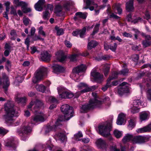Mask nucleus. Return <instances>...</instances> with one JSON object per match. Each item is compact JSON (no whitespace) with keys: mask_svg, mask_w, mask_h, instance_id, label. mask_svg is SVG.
<instances>
[{"mask_svg":"<svg viewBox=\"0 0 151 151\" xmlns=\"http://www.w3.org/2000/svg\"><path fill=\"white\" fill-rule=\"evenodd\" d=\"M14 103L12 101H8L4 105L5 110L6 114L5 115L6 122L12 123L14 122L13 117L16 116L18 112L14 109Z\"/></svg>","mask_w":151,"mask_h":151,"instance_id":"nucleus-1","label":"nucleus"},{"mask_svg":"<svg viewBox=\"0 0 151 151\" xmlns=\"http://www.w3.org/2000/svg\"><path fill=\"white\" fill-rule=\"evenodd\" d=\"M61 110L64 115V116H62L63 118L62 119H59L57 120L55 125L54 129H57L59 125H61V121L65 120H68L72 117L73 115V108L70 107L68 104L62 105L61 107Z\"/></svg>","mask_w":151,"mask_h":151,"instance_id":"nucleus-2","label":"nucleus"},{"mask_svg":"<svg viewBox=\"0 0 151 151\" xmlns=\"http://www.w3.org/2000/svg\"><path fill=\"white\" fill-rule=\"evenodd\" d=\"M112 127V124L111 122H106L102 124L99 127V133L104 137H108L109 140L112 141L113 138L110 133Z\"/></svg>","mask_w":151,"mask_h":151,"instance_id":"nucleus-3","label":"nucleus"},{"mask_svg":"<svg viewBox=\"0 0 151 151\" xmlns=\"http://www.w3.org/2000/svg\"><path fill=\"white\" fill-rule=\"evenodd\" d=\"M48 69L47 68L41 66L36 70L34 74L32 81L34 83H36L40 81L44 76L46 73Z\"/></svg>","mask_w":151,"mask_h":151,"instance_id":"nucleus-4","label":"nucleus"},{"mask_svg":"<svg viewBox=\"0 0 151 151\" xmlns=\"http://www.w3.org/2000/svg\"><path fill=\"white\" fill-rule=\"evenodd\" d=\"M99 103L101 104V103L97 100L93 99L90 100L89 101V103L88 104L84 105L82 106L81 108L80 111L82 113H85L88 110L94 108L96 107H99V104H96L95 103Z\"/></svg>","mask_w":151,"mask_h":151,"instance_id":"nucleus-5","label":"nucleus"},{"mask_svg":"<svg viewBox=\"0 0 151 151\" xmlns=\"http://www.w3.org/2000/svg\"><path fill=\"white\" fill-rule=\"evenodd\" d=\"M9 77L5 73H2L1 79L0 78V88H3L5 90V93H6L7 88L10 85Z\"/></svg>","mask_w":151,"mask_h":151,"instance_id":"nucleus-6","label":"nucleus"},{"mask_svg":"<svg viewBox=\"0 0 151 151\" xmlns=\"http://www.w3.org/2000/svg\"><path fill=\"white\" fill-rule=\"evenodd\" d=\"M14 3L17 6H21L22 12L24 13H29L32 11L31 8L27 7V4L25 2L19 1V0H14Z\"/></svg>","mask_w":151,"mask_h":151,"instance_id":"nucleus-7","label":"nucleus"},{"mask_svg":"<svg viewBox=\"0 0 151 151\" xmlns=\"http://www.w3.org/2000/svg\"><path fill=\"white\" fill-rule=\"evenodd\" d=\"M57 89L59 94V98H70L74 96V95L71 92L63 90L61 88H58Z\"/></svg>","mask_w":151,"mask_h":151,"instance_id":"nucleus-8","label":"nucleus"},{"mask_svg":"<svg viewBox=\"0 0 151 151\" xmlns=\"http://www.w3.org/2000/svg\"><path fill=\"white\" fill-rule=\"evenodd\" d=\"M31 131V129L29 126H23L20 130L18 131V132L19 135L21 137L22 140L25 141L27 138V134Z\"/></svg>","mask_w":151,"mask_h":151,"instance_id":"nucleus-9","label":"nucleus"},{"mask_svg":"<svg viewBox=\"0 0 151 151\" xmlns=\"http://www.w3.org/2000/svg\"><path fill=\"white\" fill-rule=\"evenodd\" d=\"M141 101L140 99H135L131 106V112L133 114L139 112Z\"/></svg>","mask_w":151,"mask_h":151,"instance_id":"nucleus-10","label":"nucleus"},{"mask_svg":"<svg viewBox=\"0 0 151 151\" xmlns=\"http://www.w3.org/2000/svg\"><path fill=\"white\" fill-rule=\"evenodd\" d=\"M34 105V109L36 111L40 108L43 107L44 105L43 102L41 100L37 99L35 101H32L29 103V105L28 106V108H31L33 105Z\"/></svg>","mask_w":151,"mask_h":151,"instance_id":"nucleus-11","label":"nucleus"},{"mask_svg":"<svg viewBox=\"0 0 151 151\" xmlns=\"http://www.w3.org/2000/svg\"><path fill=\"white\" fill-rule=\"evenodd\" d=\"M148 140V138L145 136H134L133 138V143H143L147 141Z\"/></svg>","mask_w":151,"mask_h":151,"instance_id":"nucleus-12","label":"nucleus"},{"mask_svg":"<svg viewBox=\"0 0 151 151\" xmlns=\"http://www.w3.org/2000/svg\"><path fill=\"white\" fill-rule=\"evenodd\" d=\"M44 116L43 113H40L37 115L32 116L31 123L32 124H35L39 121L43 122L44 120Z\"/></svg>","mask_w":151,"mask_h":151,"instance_id":"nucleus-13","label":"nucleus"},{"mask_svg":"<svg viewBox=\"0 0 151 151\" xmlns=\"http://www.w3.org/2000/svg\"><path fill=\"white\" fill-rule=\"evenodd\" d=\"M127 83L123 82L120 85V87L118 89V92L120 95H122L124 93H128L129 91L128 87L126 85Z\"/></svg>","mask_w":151,"mask_h":151,"instance_id":"nucleus-14","label":"nucleus"},{"mask_svg":"<svg viewBox=\"0 0 151 151\" xmlns=\"http://www.w3.org/2000/svg\"><path fill=\"white\" fill-rule=\"evenodd\" d=\"M91 76L93 77L94 80L98 82H101L103 77V75L100 74L96 70H93L91 72Z\"/></svg>","mask_w":151,"mask_h":151,"instance_id":"nucleus-15","label":"nucleus"},{"mask_svg":"<svg viewBox=\"0 0 151 151\" xmlns=\"http://www.w3.org/2000/svg\"><path fill=\"white\" fill-rule=\"evenodd\" d=\"M86 67L84 64H81L79 65L78 66L75 67L73 69V73L72 74L73 76L76 75L75 74V73H78L83 72L84 70H86Z\"/></svg>","mask_w":151,"mask_h":151,"instance_id":"nucleus-16","label":"nucleus"},{"mask_svg":"<svg viewBox=\"0 0 151 151\" xmlns=\"http://www.w3.org/2000/svg\"><path fill=\"white\" fill-rule=\"evenodd\" d=\"M126 122L125 115L123 113H120L118 117L116 123L118 125H124Z\"/></svg>","mask_w":151,"mask_h":151,"instance_id":"nucleus-17","label":"nucleus"},{"mask_svg":"<svg viewBox=\"0 0 151 151\" xmlns=\"http://www.w3.org/2000/svg\"><path fill=\"white\" fill-rule=\"evenodd\" d=\"M96 143L97 147L100 149L105 148L107 146L106 141L101 138L96 140Z\"/></svg>","mask_w":151,"mask_h":151,"instance_id":"nucleus-18","label":"nucleus"},{"mask_svg":"<svg viewBox=\"0 0 151 151\" xmlns=\"http://www.w3.org/2000/svg\"><path fill=\"white\" fill-rule=\"evenodd\" d=\"M150 113L148 111H144L139 113V119L141 122L146 120L149 118Z\"/></svg>","mask_w":151,"mask_h":151,"instance_id":"nucleus-19","label":"nucleus"},{"mask_svg":"<svg viewBox=\"0 0 151 151\" xmlns=\"http://www.w3.org/2000/svg\"><path fill=\"white\" fill-rule=\"evenodd\" d=\"M41 59L43 61L45 62H49L50 60L51 56L47 51H44L41 54Z\"/></svg>","mask_w":151,"mask_h":151,"instance_id":"nucleus-20","label":"nucleus"},{"mask_svg":"<svg viewBox=\"0 0 151 151\" xmlns=\"http://www.w3.org/2000/svg\"><path fill=\"white\" fill-rule=\"evenodd\" d=\"M52 67L53 69V72L56 74L63 72L64 70L63 67L57 64L53 65Z\"/></svg>","mask_w":151,"mask_h":151,"instance_id":"nucleus-21","label":"nucleus"},{"mask_svg":"<svg viewBox=\"0 0 151 151\" xmlns=\"http://www.w3.org/2000/svg\"><path fill=\"white\" fill-rule=\"evenodd\" d=\"M45 2V0H39L35 6L36 10L38 11H41L42 9V6Z\"/></svg>","mask_w":151,"mask_h":151,"instance_id":"nucleus-22","label":"nucleus"},{"mask_svg":"<svg viewBox=\"0 0 151 151\" xmlns=\"http://www.w3.org/2000/svg\"><path fill=\"white\" fill-rule=\"evenodd\" d=\"M133 0H130L126 3V10L128 12L133 10L134 7L133 6Z\"/></svg>","mask_w":151,"mask_h":151,"instance_id":"nucleus-23","label":"nucleus"},{"mask_svg":"<svg viewBox=\"0 0 151 151\" xmlns=\"http://www.w3.org/2000/svg\"><path fill=\"white\" fill-rule=\"evenodd\" d=\"M134 137V136L133 135L129 134H127L123 138L122 141L124 143H126L127 142L132 141L133 142V139Z\"/></svg>","mask_w":151,"mask_h":151,"instance_id":"nucleus-24","label":"nucleus"},{"mask_svg":"<svg viewBox=\"0 0 151 151\" xmlns=\"http://www.w3.org/2000/svg\"><path fill=\"white\" fill-rule=\"evenodd\" d=\"M98 44L97 42L95 41L92 40L88 42V49L91 50L94 48Z\"/></svg>","mask_w":151,"mask_h":151,"instance_id":"nucleus-25","label":"nucleus"},{"mask_svg":"<svg viewBox=\"0 0 151 151\" xmlns=\"http://www.w3.org/2000/svg\"><path fill=\"white\" fill-rule=\"evenodd\" d=\"M76 16L75 17H74V19H77V18H79V17L82 19H86V14L81 12H77L76 14Z\"/></svg>","mask_w":151,"mask_h":151,"instance_id":"nucleus-26","label":"nucleus"},{"mask_svg":"<svg viewBox=\"0 0 151 151\" xmlns=\"http://www.w3.org/2000/svg\"><path fill=\"white\" fill-rule=\"evenodd\" d=\"M103 68V70L104 71V74L105 76H106L108 74L110 69V67L108 64H106L103 65L102 66Z\"/></svg>","mask_w":151,"mask_h":151,"instance_id":"nucleus-27","label":"nucleus"},{"mask_svg":"<svg viewBox=\"0 0 151 151\" xmlns=\"http://www.w3.org/2000/svg\"><path fill=\"white\" fill-rule=\"evenodd\" d=\"M63 52H61V53H60V52H58L56 53V55L57 56H60L61 57L60 58H59V57L58 56L57 58L59 61L60 62H63L66 59V56L65 55H63Z\"/></svg>","mask_w":151,"mask_h":151,"instance_id":"nucleus-28","label":"nucleus"},{"mask_svg":"<svg viewBox=\"0 0 151 151\" xmlns=\"http://www.w3.org/2000/svg\"><path fill=\"white\" fill-rule=\"evenodd\" d=\"M57 136L60 141L61 142H63L66 139V136L64 134L60 133L57 134Z\"/></svg>","mask_w":151,"mask_h":151,"instance_id":"nucleus-29","label":"nucleus"},{"mask_svg":"<svg viewBox=\"0 0 151 151\" xmlns=\"http://www.w3.org/2000/svg\"><path fill=\"white\" fill-rule=\"evenodd\" d=\"M110 151H127L126 148L124 147H122L121 148V150L117 148L116 146H113L110 147Z\"/></svg>","mask_w":151,"mask_h":151,"instance_id":"nucleus-30","label":"nucleus"},{"mask_svg":"<svg viewBox=\"0 0 151 151\" xmlns=\"http://www.w3.org/2000/svg\"><path fill=\"white\" fill-rule=\"evenodd\" d=\"M36 88L37 90L40 92H44L45 90V87L42 85H36Z\"/></svg>","mask_w":151,"mask_h":151,"instance_id":"nucleus-31","label":"nucleus"},{"mask_svg":"<svg viewBox=\"0 0 151 151\" xmlns=\"http://www.w3.org/2000/svg\"><path fill=\"white\" fill-rule=\"evenodd\" d=\"M129 124L128 127L129 129H132L135 125L134 120L131 119L128 121Z\"/></svg>","mask_w":151,"mask_h":151,"instance_id":"nucleus-32","label":"nucleus"},{"mask_svg":"<svg viewBox=\"0 0 151 151\" xmlns=\"http://www.w3.org/2000/svg\"><path fill=\"white\" fill-rule=\"evenodd\" d=\"M83 135L81 131H79L78 133L75 134L74 135V139L77 141L80 140V138L82 137Z\"/></svg>","mask_w":151,"mask_h":151,"instance_id":"nucleus-33","label":"nucleus"},{"mask_svg":"<svg viewBox=\"0 0 151 151\" xmlns=\"http://www.w3.org/2000/svg\"><path fill=\"white\" fill-rule=\"evenodd\" d=\"M24 80V78L23 77L18 76L17 77L14 82V84L15 85H18L19 83H21Z\"/></svg>","mask_w":151,"mask_h":151,"instance_id":"nucleus-34","label":"nucleus"},{"mask_svg":"<svg viewBox=\"0 0 151 151\" xmlns=\"http://www.w3.org/2000/svg\"><path fill=\"white\" fill-rule=\"evenodd\" d=\"M97 87L95 86H93L91 87H87L83 90L82 92H86L90 91H93L95 90Z\"/></svg>","mask_w":151,"mask_h":151,"instance_id":"nucleus-35","label":"nucleus"},{"mask_svg":"<svg viewBox=\"0 0 151 151\" xmlns=\"http://www.w3.org/2000/svg\"><path fill=\"white\" fill-rule=\"evenodd\" d=\"M137 132L138 133L147 132V126H145L144 127L138 129L136 130Z\"/></svg>","mask_w":151,"mask_h":151,"instance_id":"nucleus-36","label":"nucleus"},{"mask_svg":"<svg viewBox=\"0 0 151 151\" xmlns=\"http://www.w3.org/2000/svg\"><path fill=\"white\" fill-rule=\"evenodd\" d=\"M80 54H77L72 55L70 56L69 58L70 61H75L77 60L78 57L79 56Z\"/></svg>","mask_w":151,"mask_h":151,"instance_id":"nucleus-37","label":"nucleus"},{"mask_svg":"<svg viewBox=\"0 0 151 151\" xmlns=\"http://www.w3.org/2000/svg\"><path fill=\"white\" fill-rule=\"evenodd\" d=\"M22 20L25 26L28 25L29 24H31L32 23V22L30 19L27 18V17H23Z\"/></svg>","mask_w":151,"mask_h":151,"instance_id":"nucleus-38","label":"nucleus"},{"mask_svg":"<svg viewBox=\"0 0 151 151\" xmlns=\"http://www.w3.org/2000/svg\"><path fill=\"white\" fill-rule=\"evenodd\" d=\"M114 134L115 137L117 138L121 137L122 134V131L118 130L117 129H115L114 131Z\"/></svg>","mask_w":151,"mask_h":151,"instance_id":"nucleus-39","label":"nucleus"},{"mask_svg":"<svg viewBox=\"0 0 151 151\" xmlns=\"http://www.w3.org/2000/svg\"><path fill=\"white\" fill-rule=\"evenodd\" d=\"M111 86H112V85L111 83V82L108 79L107 80L106 84L104 86L102 87L101 89L104 91H105L107 90L108 88Z\"/></svg>","mask_w":151,"mask_h":151,"instance_id":"nucleus-40","label":"nucleus"},{"mask_svg":"<svg viewBox=\"0 0 151 151\" xmlns=\"http://www.w3.org/2000/svg\"><path fill=\"white\" fill-rule=\"evenodd\" d=\"M114 8L117 11L119 14H121L122 13V9L121 8V5L119 3H117L114 6Z\"/></svg>","mask_w":151,"mask_h":151,"instance_id":"nucleus-41","label":"nucleus"},{"mask_svg":"<svg viewBox=\"0 0 151 151\" xmlns=\"http://www.w3.org/2000/svg\"><path fill=\"white\" fill-rule=\"evenodd\" d=\"M26 99L25 97H20L18 96H17L15 98V100L18 103H24Z\"/></svg>","mask_w":151,"mask_h":151,"instance_id":"nucleus-42","label":"nucleus"},{"mask_svg":"<svg viewBox=\"0 0 151 151\" xmlns=\"http://www.w3.org/2000/svg\"><path fill=\"white\" fill-rule=\"evenodd\" d=\"M50 17L49 13L47 10H46L43 12V18L44 19L47 20Z\"/></svg>","mask_w":151,"mask_h":151,"instance_id":"nucleus-43","label":"nucleus"},{"mask_svg":"<svg viewBox=\"0 0 151 151\" xmlns=\"http://www.w3.org/2000/svg\"><path fill=\"white\" fill-rule=\"evenodd\" d=\"M5 146L8 148L12 147L14 146V142L9 140L7 142L5 143Z\"/></svg>","mask_w":151,"mask_h":151,"instance_id":"nucleus-44","label":"nucleus"},{"mask_svg":"<svg viewBox=\"0 0 151 151\" xmlns=\"http://www.w3.org/2000/svg\"><path fill=\"white\" fill-rule=\"evenodd\" d=\"M77 87L79 90L84 89L87 87V85L84 83H80L77 85Z\"/></svg>","mask_w":151,"mask_h":151,"instance_id":"nucleus-45","label":"nucleus"},{"mask_svg":"<svg viewBox=\"0 0 151 151\" xmlns=\"http://www.w3.org/2000/svg\"><path fill=\"white\" fill-rule=\"evenodd\" d=\"M100 24H96L95 26L94 27V28L93 30V31L91 35L92 36H93V35H94L95 33H97L98 31H99V27L100 26Z\"/></svg>","mask_w":151,"mask_h":151,"instance_id":"nucleus-46","label":"nucleus"},{"mask_svg":"<svg viewBox=\"0 0 151 151\" xmlns=\"http://www.w3.org/2000/svg\"><path fill=\"white\" fill-rule=\"evenodd\" d=\"M8 131V130L5 129L4 128L0 127V134H2L3 135H4L5 134L7 133ZM1 145L0 143V150L1 149Z\"/></svg>","mask_w":151,"mask_h":151,"instance_id":"nucleus-47","label":"nucleus"},{"mask_svg":"<svg viewBox=\"0 0 151 151\" xmlns=\"http://www.w3.org/2000/svg\"><path fill=\"white\" fill-rule=\"evenodd\" d=\"M10 34L11 36V39L13 40H15L17 36L15 31L14 30H12L10 32Z\"/></svg>","mask_w":151,"mask_h":151,"instance_id":"nucleus-48","label":"nucleus"},{"mask_svg":"<svg viewBox=\"0 0 151 151\" xmlns=\"http://www.w3.org/2000/svg\"><path fill=\"white\" fill-rule=\"evenodd\" d=\"M142 44L144 47H148L151 45V41L144 40L142 41Z\"/></svg>","mask_w":151,"mask_h":151,"instance_id":"nucleus-49","label":"nucleus"},{"mask_svg":"<svg viewBox=\"0 0 151 151\" xmlns=\"http://www.w3.org/2000/svg\"><path fill=\"white\" fill-rule=\"evenodd\" d=\"M119 74V73H118L117 72H115L113 74H112L111 76H110L109 78L108 79L111 82V81L112 80H113V79H115V78H117V75L118 74Z\"/></svg>","mask_w":151,"mask_h":151,"instance_id":"nucleus-50","label":"nucleus"},{"mask_svg":"<svg viewBox=\"0 0 151 151\" xmlns=\"http://www.w3.org/2000/svg\"><path fill=\"white\" fill-rule=\"evenodd\" d=\"M117 47V44L114 43L113 45H110L109 47V49L113 51H115Z\"/></svg>","mask_w":151,"mask_h":151,"instance_id":"nucleus-51","label":"nucleus"},{"mask_svg":"<svg viewBox=\"0 0 151 151\" xmlns=\"http://www.w3.org/2000/svg\"><path fill=\"white\" fill-rule=\"evenodd\" d=\"M86 32V28L85 27H84L81 31H79V33L80 36L81 37H83V35L85 34Z\"/></svg>","mask_w":151,"mask_h":151,"instance_id":"nucleus-52","label":"nucleus"},{"mask_svg":"<svg viewBox=\"0 0 151 151\" xmlns=\"http://www.w3.org/2000/svg\"><path fill=\"white\" fill-rule=\"evenodd\" d=\"M43 28L42 26L40 27L38 29V33L42 35L44 37L45 36V34L43 30Z\"/></svg>","mask_w":151,"mask_h":151,"instance_id":"nucleus-53","label":"nucleus"},{"mask_svg":"<svg viewBox=\"0 0 151 151\" xmlns=\"http://www.w3.org/2000/svg\"><path fill=\"white\" fill-rule=\"evenodd\" d=\"M128 73V69H124L122 70L119 74H122L124 75H127Z\"/></svg>","mask_w":151,"mask_h":151,"instance_id":"nucleus-54","label":"nucleus"},{"mask_svg":"<svg viewBox=\"0 0 151 151\" xmlns=\"http://www.w3.org/2000/svg\"><path fill=\"white\" fill-rule=\"evenodd\" d=\"M62 9V7L61 5H57L55 8V11L57 12H61Z\"/></svg>","mask_w":151,"mask_h":151,"instance_id":"nucleus-55","label":"nucleus"},{"mask_svg":"<svg viewBox=\"0 0 151 151\" xmlns=\"http://www.w3.org/2000/svg\"><path fill=\"white\" fill-rule=\"evenodd\" d=\"M49 101L50 102L52 103H56L57 102V101L55 98L51 96L50 97H47Z\"/></svg>","mask_w":151,"mask_h":151,"instance_id":"nucleus-56","label":"nucleus"},{"mask_svg":"<svg viewBox=\"0 0 151 151\" xmlns=\"http://www.w3.org/2000/svg\"><path fill=\"white\" fill-rule=\"evenodd\" d=\"M139 21L144 22V23H145V21L143 20L141 18H140V17H138L137 19H135L134 20H132V22L134 23H137Z\"/></svg>","mask_w":151,"mask_h":151,"instance_id":"nucleus-57","label":"nucleus"},{"mask_svg":"<svg viewBox=\"0 0 151 151\" xmlns=\"http://www.w3.org/2000/svg\"><path fill=\"white\" fill-rule=\"evenodd\" d=\"M142 35L145 39V40L148 41H151V37L149 35H146V34L142 33Z\"/></svg>","mask_w":151,"mask_h":151,"instance_id":"nucleus-58","label":"nucleus"},{"mask_svg":"<svg viewBox=\"0 0 151 151\" xmlns=\"http://www.w3.org/2000/svg\"><path fill=\"white\" fill-rule=\"evenodd\" d=\"M146 82V85L147 87L149 86V83L151 84V76H150L147 77L146 78V81H145Z\"/></svg>","mask_w":151,"mask_h":151,"instance_id":"nucleus-59","label":"nucleus"},{"mask_svg":"<svg viewBox=\"0 0 151 151\" xmlns=\"http://www.w3.org/2000/svg\"><path fill=\"white\" fill-rule=\"evenodd\" d=\"M139 58V57L138 54H134L133 55V60L134 61H137Z\"/></svg>","mask_w":151,"mask_h":151,"instance_id":"nucleus-60","label":"nucleus"},{"mask_svg":"<svg viewBox=\"0 0 151 151\" xmlns=\"http://www.w3.org/2000/svg\"><path fill=\"white\" fill-rule=\"evenodd\" d=\"M147 97L149 100H151V88L147 91Z\"/></svg>","mask_w":151,"mask_h":151,"instance_id":"nucleus-61","label":"nucleus"},{"mask_svg":"<svg viewBox=\"0 0 151 151\" xmlns=\"http://www.w3.org/2000/svg\"><path fill=\"white\" fill-rule=\"evenodd\" d=\"M29 40L28 38H27L25 40V44L27 46V50H29Z\"/></svg>","mask_w":151,"mask_h":151,"instance_id":"nucleus-62","label":"nucleus"},{"mask_svg":"<svg viewBox=\"0 0 151 151\" xmlns=\"http://www.w3.org/2000/svg\"><path fill=\"white\" fill-rule=\"evenodd\" d=\"M57 34L59 36L63 34V29H57Z\"/></svg>","mask_w":151,"mask_h":151,"instance_id":"nucleus-63","label":"nucleus"},{"mask_svg":"<svg viewBox=\"0 0 151 151\" xmlns=\"http://www.w3.org/2000/svg\"><path fill=\"white\" fill-rule=\"evenodd\" d=\"M83 90H81L80 91H78L76 93L75 95H74V97L78 98L79 97L80 95H81L82 93H84V92H82Z\"/></svg>","mask_w":151,"mask_h":151,"instance_id":"nucleus-64","label":"nucleus"}]
</instances>
